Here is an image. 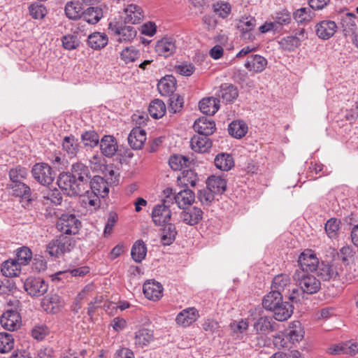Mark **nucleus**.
<instances>
[{"mask_svg":"<svg viewBox=\"0 0 358 358\" xmlns=\"http://www.w3.org/2000/svg\"><path fill=\"white\" fill-rule=\"evenodd\" d=\"M109 192L108 182L103 178L96 176L89 182V187L83 194V203L97 208L100 206V198L106 197Z\"/></svg>","mask_w":358,"mask_h":358,"instance_id":"obj_1","label":"nucleus"},{"mask_svg":"<svg viewBox=\"0 0 358 358\" xmlns=\"http://www.w3.org/2000/svg\"><path fill=\"white\" fill-rule=\"evenodd\" d=\"M293 280L304 294H313L320 289V281L315 275L304 271H295Z\"/></svg>","mask_w":358,"mask_h":358,"instance_id":"obj_2","label":"nucleus"},{"mask_svg":"<svg viewBox=\"0 0 358 358\" xmlns=\"http://www.w3.org/2000/svg\"><path fill=\"white\" fill-rule=\"evenodd\" d=\"M57 185L64 194L70 196L78 195L83 196L86 192L83 184L77 182L76 179L70 173H60L57 178Z\"/></svg>","mask_w":358,"mask_h":358,"instance_id":"obj_3","label":"nucleus"},{"mask_svg":"<svg viewBox=\"0 0 358 358\" xmlns=\"http://www.w3.org/2000/svg\"><path fill=\"white\" fill-rule=\"evenodd\" d=\"M75 246V241L67 236L60 235L46 246V252L52 257H59L69 252Z\"/></svg>","mask_w":358,"mask_h":358,"instance_id":"obj_4","label":"nucleus"},{"mask_svg":"<svg viewBox=\"0 0 358 358\" xmlns=\"http://www.w3.org/2000/svg\"><path fill=\"white\" fill-rule=\"evenodd\" d=\"M108 30L116 37L119 43L131 42L136 36L137 31L131 26H122L117 22H110L108 24Z\"/></svg>","mask_w":358,"mask_h":358,"instance_id":"obj_5","label":"nucleus"},{"mask_svg":"<svg viewBox=\"0 0 358 358\" xmlns=\"http://www.w3.org/2000/svg\"><path fill=\"white\" fill-rule=\"evenodd\" d=\"M81 222L73 214H62L56 224L59 231L69 235L78 234Z\"/></svg>","mask_w":358,"mask_h":358,"instance_id":"obj_6","label":"nucleus"},{"mask_svg":"<svg viewBox=\"0 0 358 358\" xmlns=\"http://www.w3.org/2000/svg\"><path fill=\"white\" fill-rule=\"evenodd\" d=\"M34 179L43 185H48L52 182L55 173L52 168L45 163L36 164L31 170Z\"/></svg>","mask_w":358,"mask_h":358,"instance_id":"obj_7","label":"nucleus"},{"mask_svg":"<svg viewBox=\"0 0 358 358\" xmlns=\"http://www.w3.org/2000/svg\"><path fill=\"white\" fill-rule=\"evenodd\" d=\"M25 291L32 296H41L48 289V283L41 278L29 277L24 282Z\"/></svg>","mask_w":358,"mask_h":358,"instance_id":"obj_8","label":"nucleus"},{"mask_svg":"<svg viewBox=\"0 0 358 358\" xmlns=\"http://www.w3.org/2000/svg\"><path fill=\"white\" fill-rule=\"evenodd\" d=\"M152 217L155 224L158 226L168 222L171 217L170 200L163 199L162 203L157 205L152 210Z\"/></svg>","mask_w":358,"mask_h":358,"instance_id":"obj_9","label":"nucleus"},{"mask_svg":"<svg viewBox=\"0 0 358 358\" xmlns=\"http://www.w3.org/2000/svg\"><path fill=\"white\" fill-rule=\"evenodd\" d=\"M298 264L301 269L300 271L313 272L317 269L319 260L313 250H306L299 255Z\"/></svg>","mask_w":358,"mask_h":358,"instance_id":"obj_10","label":"nucleus"},{"mask_svg":"<svg viewBox=\"0 0 358 358\" xmlns=\"http://www.w3.org/2000/svg\"><path fill=\"white\" fill-rule=\"evenodd\" d=\"M0 324L4 329L13 331L20 327L21 317L16 310H8L1 316Z\"/></svg>","mask_w":358,"mask_h":358,"instance_id":"obj_11","label":"nucleus"},{"mask_svg":"<svg viewBox=\"0 0 358 358\" xmlns=\"http://www.w3.org/2000/svg\"><path fill=\"white\" fill-rule=\"evenodd\" d=\"M70 173L76 179L77 182L83 184L85 190L89 187L91 176L90 171L87 166L83 163H76L72 165Z\"/></svg>","mask_w":358,"mask_h":358,"instance_id":"obj_12","label":"nucleus"},{"mask_svg":"<svg viewBox=\"0 0 358 358\" xmlns=\"http://www.w3.org/2000/svg\"><path fill=\"white\" fill-rule=\"evenodd\" d=\"M64 300L56 294H50L43 299L41 305L44 310L50 313H59L64 306Z\"/></svg>","mask_w":358,"mask_h":358,"instance_id":"obj_13","label":"nucleus"},{"mask_svg":"<svg viewBox=\"0 0 358 358\" xmlns=\"http://www.w3.org/2000/svg\"><path fill=\"white\" fill-rule=\"evenodd\" d=\"M216 96L220 101L222 100L223 103H231L238 96V91L236 87L229 83H223L220 87V90L217 92Z\"/></svg>","mask_w":358,"mask_h":358,"instance_id":"obj_14","label":"nucleus"},{"mask_svg":"<svg viewBox=\"0 0 358 358\" xmlns=\"http://www.w3.org/2000/svg\"><path fill=\"white\" fill-rule=\"evenodd\" d=\"M176 50V41L171 37H164L158 41L155 45V51L159 56L168 57Z\"/></svg>","mask_w":358,"mask_h":358,"instance_id":"obj_15","label":"nucleus"},{"mask_svg":"<svg viewBox=\"0 0 358 358\" xmlns=\"http://www.w3.org/2000/svg\"><path fill=\"white\" fill-rule=\"evenodd\" d=\"M194 129L199 134L210 136L215 130V123L212 118L201 117L198 118L193 125Z\"/></svg>","mask_w":358,"mask_h":358,"instance_id":"obj_16","label":"nucleus"},{"mask_svg":"<svg viewBox=\"0 0 358 358\" xmlns=\"http://www.w3.org/2000/svg\"><path fill=\"white\" fill-rule=\"evenodd\" d=\"M143 294L150 300L157 301L162 296V285L155 280H149L144 283Z\"/></svg>","mask_w":358,"mask_h":358,"instance_id":"obj_17","label":"nucleus"},{"mask_svg":"<svg viewBox=\"0 0 358 358\" xmlns=\"http://www.w3.org/2000/svg\"><path fill=\"white\" fill-rule=\"evenodd\" d=\"M203 214V213L201 208L192 207L184 209L180 213V218L185 224L194 226L202 220Z\"/></svg>","mask_w":358,"mask_h":358,"instance_id":"obj_18","label":"nucleus"},{"mask_svg":"<svg viewBox=\"0 0 358 358\" xmlns=\"http://www.w3.org/2000/svg\"><path fill=\"white\" fill-rule=\"evenodd\" d=\"M100 149L103 155L113 157L118 150L116 139L110 135H105L100 141Z\"/></svg>","mask_w":358,"mask_h":358,"instance_id":"obj_19","label":"nucleus"},{"mask_svg":"<svg viewBox=\"0 0 358 358\" xmlns=\"http://www.w3.org/2000/svg\"><path fill=\"white\" fill-rule=\"evenodd\" d=\"M124 12L125 13V23L138 24L144 18L142 8L136 4L131 3L128 5L124 9Z\"/></svg>","mask_w":358,"mask_h":358,"instance_id":"obj_20","label":"nucleus"},{"mask_svg":"<svg viewBox=\"0 0 358 358\" xmlns=\"http://www.w3.org/2000/svg\"><path fill=\"white\" fill-rule=\"evenodd\" d=\"M12 189V195L24 199L29 205L33 200L31 198V190L30 187L23 182L17 183H10L8 185Z\"/></svg>","mask_w":358,"mask_h":358,"instance_id":"obj_21","label":"nucleus"},{"mask_svg":"<svg viewBox=\"0 0 358 358\" xmlns=\"http://www.w3.org/2000/svg\"><path fill=\"white\" fill-rule=\"evenodd\" d=\"M337 25L331 20H323L316 25V34L322 39L327 40L334 36Z\"/></svg>","mask_w":358,"mask_h":358,"instance_id":"obj_22","label":"nucleus"},{"mask_svg":"<svg viewBox=\"0 0 358 358\" xmlns=\"http://www.w3.org/2000/svg\"><path fill=\"white\" fill-rule=\"evenodd\" d=\"M208 136L198 134L194 135L190 141L191 148L196 152H206L212 146V142Z\"/></svg>","mask_w":358,"mask_h":358,"instance_id":"obj_23","label":"nucleus"},{"mask_svg":"<svg viewBox=\"0 0 358 358\" xmlns=\"http://www.w3.org/2000/svg\"><path fill=\"white\" fill-rule=\"evenodd\" d=\"M128 143L134 150L141 149L146 141V134L140 127L134 128L128 136Z\"/></svg>","mask_w":358,"mask_h":358,"instance_id":"obj_24","label":"nucleus"},{"mask_svg":"<svg viewBox=\"0 0 358 358\" xmlns=\"http://www.w3.org/2000/svg\"><path fill=\"white\" fill-rule=\"evenodd\" d=\"M276 323L270 317H260L254 323L253 327L257 334H267L275 330Z\"/></svg>","mask_w":358,"mask_h":358,"instance_id":"obj_25","label":"nucleus"},{"mask_svg":"<svg viewBox=\"0 0 358 358\" xmlns=\"http://www.w3.org/2000/svg\"><path fill=\"white\" fill-rule=\"evenodd\" d=\"M267 65V60L259 55H251L248 57L245 66L250 71L260 73L263 71Z\"/></svg>","mask_w":358,"mask_h":358,"instance_id":"obj_26","label":"nucleus"},{"mask_svg":"<svg viewBox=\"0 0 358 358\" xmlns=\"http://www.w3.org/2000/svg\"><path fill=\"white\" fill-rule=\"evenodd\" d=\"M220 100L216 97H206L200 101L199 106L200 110L206 115H214L220 108Z\"/></svg>","mask_w":358,"mask_h":358,"instance_id":"obj_27","label":"nucleus"},{"mask_svg":"<svg viewBox=\"0 0 358 358\" xmlns=\"http://www.w3.org/2000/svg\"><path fill=\"white\" fill-rule=\"evenodd\" d=\"M176 203L180 208L185 209L186 206L191 205L195 200V194L189 189L180 191L173 196Z\"/></svg>","mask_w":358,"mask_h":358,"instance_id":"obj_28","label":"nucleus"},{"mask_svg":"<svg viewBox=\"0 0 358 358\" xmlns=\"http://www.w3.org/2000/svg\"><path fill=\"white\" fill-rule=\"evenodd\" d=\"M176 80L172 75H167L162 78L158 84L157 89L162 96L173 94L176 90Z\"/></svg>","mask_w":358,"mask_h":358,"instance_id":"obj_29","label":"nucleus"},{"mask_svg":"<svg viewBox=\"0 0 358 358\" xmlns=\"http://www.w3.org/2000/svg\"><path fill=\"white\" fill-rule=\"evenodd\" d=\"M274 318L280 322L287 320L293 313V306L289 302H281L273 310Z\"/></svg>","mask_w":358,"mask_h":358,"instance_id":"obj_30","label":"nucleus"},{"mask_svg":"<svg viewBox=\"0 0 358 358\" xmlns=\"http://www.w3.org/2000/svg\"><path fill=\"white\" fill-rule=\"evenodd\" d=\"M206 185L215 194H221L227 189V180L221 176H211L208 178Z\"/></svg>","mask_w":358,"mask_h":358,"instance_id":"obj_31","label":"nucleus"},{"mask_svg":"<svg viewBox=\"0 0 358 358\" xmlns=\"http://www.w3.org/2000/svg\"><path fill=\"white\" fill-rule=\"evenodd\" d=\"M198 312L194 308L183 310L176 317L177 324L183 327H187L197 319Z\"/></svg>","mask_w":358,"mask_h":358,"instance_id":"obj_32","label":"nucleus"},{"mask_svg":"<svg viewBox=\"0 0 358 358\" xmlns=\"http://www.w3.org/2000/svg\"><path fill=\"white\" fill-rule=\"evenodd\" d=\"M289 286L290 279L289 276L286 274H280L273 278L271 285V291L282 293V295L285 294V296H287L285 292L287 289L288 292H289V289H288Z\"/></svg>","mask_w":358,"mask_h":358,"instance_id":"obj_33","label":"nucleus"},{"mask_svg":"<svg viewBox=\"0 0 358 358\" xmlns=\"http://www.w3.org/2000/svg\"><path fill=\"white\" fill-rule=\"evenodd\" d=\"M108 42V36L104 33L94 32L87 38V43L90 48L99 50L104 48Z\"/></svg>","mask_w":358,"mask_h":358,"instance_id":"obj_34","label":"nucleus"},{"mask_svg":"<svg viewBox=\"0 0 358 358\" xmlns=\"http://www.w3.org/2000/svg\"><path fill=\"white\" fill-rule=\"evenodd\" d=\"M281 302H282V294L278 292L271 291L264 297L262 305L264 308L271 311L276 306L280 305Z\"/></svg>","mask_w":358,"mask_h":358,"instance_id":"obj_35","label":"nucleus"},{"mask_svg":"<svg viewBox=\"0 0 358 358\" xmlns=\"http://www.w3.org/2000/svg\"><path fill=\"white\" fill-rule=\"evenodd\" d=\"M82 17L89 24H95L102 18L103 10L100 7L91 6L83 10Z\"/></svg>","mask_w":358,"mask_h":358,"instance_id":"obj_36","label":"nucleus"},{"mask_svg":"<svg viewBox=\"0 0 358 358\" xmlns=\"http://www.w3.org/2000/svg\"><path fill=\"white\" fill-rule=\"evenodd\" d=\"M135 345L139 348L148 345L154 339L153 331L148 329H141L136 332Z\"/></svg>","mask_w":358,"mask_h":358,"instance_id":"obj_37","label":"nucleus"},{"mask_svg":"<svg viewBox=\"0 0 358 358\" xmlns=\"http://www.w3.org/2000/svg\"><path fill=\"white\" fill-rule=\"evenodd\" d=\"M1 271L3 275L13 278L20 273L21 266L15 259H8L2 264Z\"/></svg>","mask_w":358,"mask_h":358,"instance_id":"obj_38","label":"nucleus"},{"mask_svg":"<svg viewBox=\"0 0 358 358\" xmlns=\"http://www.w3.org/2000/svg\"><path fill=\"white\" fill-rule=\"evenodd\" d=\"M294 20L299 24H303L310 22L313 18L315 13L312 8L303 7L296 10L293 13Z\"/></svg>","mask_w":358,"mask_h":358,"instance_id":"obj_39","label":"nucleus"},{"mask_svg":"<svg viewBox=\"0 0 358 358\" xmlns=\"http://www.w3.org/2000/svg\"><path fill=\"white\" fill-rule=\"evenodd\" d=\"M215 165L220 170L227 171L234 166V162L229 154L220 153L215 158Z\"/></svg>","mask_w":358,"mask_h":358,"instance_id":"obj_40","label":"nucleus"},{"mask_svg":"<svg viewBox=\"0 0 358 358\" xmlns=\"http://www.w3.org/2000/svg\"><path fill=\"white\" fill-rule=\"evenodd\" d=\"M272 18L279 31L284 26L289 25L292 22L291 13L285 8L275 12Z\"/></svg>","mask_w":358,"mask_h":358,"instance_id":"obj_41","label":"nucleus"},{"mask_svg":"<svg viewBox=\"0 0 358 358\" xmlns=\"http://www.w3.org/2000/svg\"><path fill=\"white\" fill-rule=\"evenodd\" d=\"M356 15L352 13H347L341 19V27L345 36L354 34L357 24Z\"/></svg>","mask_w":358,"mask_h":358,"instance_id":"obj_42","label":"nucleus"},{"mask_svg":"<svg viewBox=\"0 0 358 358\" xmlns=\"http://www.w3.org/2000/svg\"><path fill=\"white\" fill-rule=\"evenodd\" d=\"M287 336L292 345L299 343L303 338L304 331L299 321L292 322L289 328L287 330Z\"/></svg>","mask_w":358,"mask_h":358,"instance_id":"obj_43","label":"nucleus"},{"mask_svg":"<svg viewBox=\"0 0 358 358\" xmlns=\"http://www.w3.org/2000/svg\"><path fill=\"white\" fill-rule=\"evenodd\" d=\"M228 131L231 136L241 138L246 134L248 126L243 121H233L229 124Z\"/></svg>","mask_w":358,"mask_h":358,"instance_id":"obj_44","label":"nucleus"},{"mask_svg":"<svg viewBox=\"0 0 358 358\" xmlns=\"http://www.w3.org/2000/svg\"><path fill=\"white\" fill-rule=\"evenodd\" d=\"M198 177L196 173L191 170H186L182 172L181 176H178V181L181 186L187 187L190 185L194 187L196 185Z\"/></svg>","mask_w":358,"mask_h":358,"instance_id":"obj_45","label":"nucleus"},{"mask_svg":"<svg viewBox=\"0 0 358 358\" xmlns=\"http://www.w3.org/2000/svg\"><path fill=\"white\" fill-rule=\"evenodd\" d=\"M147 253V248L145 243L137 241L133 245L131 251L132 259L136 262H141L145 259Z\"/></svg>","mask_w":358,"mask_h":358,"instance_id":"obj_46","label":"nucleus"},{"mask_svg":"<svg viewBox=\"0 0 358 358\" xmlns=\"http://www.w3.org/2000/svg\"><path fill=\"white\" fill-rule=\"evenodd\" d=\"M148 111L153 118H161L166 113L165 103L162 100L155 99L150 103Z\"/></svg>","mask_w":358,"mask_h":358,"instance_id":"obj_47","label":"nucleus"},{"mask_svg":"<svg viewBox=\"0 0 358 358\" xmlns=\"http://www.w3.org/2000/svg\"><path fill=\"white\" fill-rule=\"evenodd\" d=\"M83 8L79 2H69L65 6V13L68 18L77 20L82 17Z\"/></svg>","mask_w":358,"mask_h":358,"instance_id":"obj_48","label":"nucleus"},{"mask_svg":"<svg viewBox=\"0 0 358 358\" xmlns=\"http://www.w3.org/2000/svg\"><path fill=\"white\" fill-rule=\"evenodd\" d=\"M177 231L176 227L172 224H167L162 230L161 237L162 243L164 245H171L176 239Z\"/></svg>","mask_w":358,"mask_h":358,"instance_id":"obj_49","label":"nucleus"},{"mask_svg":"<svg viewBox=\"0 0 358 358\" xmlns=\"http://www.w3.org/2000/svg\"><path fill=\"white\" fill-rule=\"evenodd\" d=\"M15 345L14 338L12 334L1 332L0 333V352L8 353L10 352Z\"/></svg>","mask_w":358,"mask_h":358,"instance_id":"obj_50","label":"nucleus"},{"mask_svg":"<svg viewBox=\"0 0 358 358\" xmlns=\"http://www.w3.org/2000/svg\"><path fill=\"white\" fill-rule=\"evenodd\" d=\"M63 149L71 157L76 156L79 151V144L73 136H66L64 138L62 143Z\"/></svg>","mask_w":358,"mask_h":358,"instance_id":"obj_51","label":"nucleus"},{"mask_svg":"<svg viewBox=\"0 0 358 358\" xmlns=\"http://www.w3.org/2000/svg\"><path fill=\"white\" fill-rule=\"evenodd\" d=\"M341 224V220L336 218H331L327 222L324 229L329 238L335 239L338 237Z\"/></svg>","mask_w":358,"mask_h":358,"instance_id":"obj_52","label":"nucleus"},{"mask_svg":"<svg viewBox=\"0 0 358 358\" xmlns=\"http://www.w3.org/2000/svg\"><path fill=\"white\" fill-rule=\"evenodd\" d=\"M279 44L282 49L293 51L300 45V39L297 36H287L282 38Z\"/></svg>","mask_w":358,"mask_h":358,"instance_id":"obj_53","label":"nucleus"},{"mask_svg":"<svg viewBox=\"0 0 358 358\" xmlns=\"http://www.w3.org/2000/svg\"><path fill=\"white\" fill-rule=\"evenodd\" d=\"M256 26V19L250 15H244L238 20L237 28L241 31H252Z\"/></svg>","mask_w":358,"mask_h":358,"instance_id":"obj_54","label":"nucleus"},{"mask_svg":"<svg viewBox=\"0 0 358 358\" xmlns=\"http://www.w3.org/2000/svg\"><path fill=\"white\" fill-rule=\"evenodd\" d=\"M27 169L24 167L17 166L11 169L9 171L10 183L22 182V180L27 178Z\"/></svg>","mask_w":358,"mask_h":358,"instance_id":"obj_55","label":"nucleus"},{"mask_svg":"<svg viewBox=\"0 0 358 358\" xmlns=\"http://www.w3.org/2000/svg\"><path fill=\"white\" fill-rule=\"evenodd\" d=\"M140 55L139 50L131 46L124 48L122 51L120 57L126 64H129L137 59L140 57Z\"/></svg>","mask_w":358,"mask_h":358,"instance_id":"obj_56","label":"nucleus"},{"mask_svg":"<svg viewBox=\"0 0 358 358\" xmlns=\"http://www.w3.org/2000/svg\"><path fill=\"white\" fill-rule=\"evenodd\" d=\"M81 139L85 145L94 148L99 143V134L94 131H85L81 136Z\"/></svg>","mask_w":358,"mask_h":358,"instance_id":"obj_57","label":"nucleus"},{"mask_svg":"<svg viewBox=\"0 0 358 358\" xmlns=\"http://www.w3.org/2000/svg\"><path fill=\"white\" fill-rule=\"evenodd\" d=\"M169 111L173 113L180 111L184 104L183 98L178 94H171L169 99Z\"/></svg>","mask_w":358,"mask_h":358,"instance_id":"obj_58","label":"nucleus"},{"mask_svg":"<svg viewBox=\"0 0 358 358\" xmlns=\"http://www.w3.org/2000/svg\"><path fill=\"white\" fill-rule=\"evenodd\" d=\"M32 258L31 250L27 247H22L17 252V259H15L20 266L27 265Z\"/></svg>","mask_w":358,"mask_h":358,"instance_id":"obj_59","label":"nucleus"},{"mask_svg":"<svg viewBox=\"0 0 358 358\" xmlns=\"http://www.w3.org/2000/svg\"><path fill=\"white\" fill-rule=\"evenodd\" d=\"M213 11L222 18L227 17L231 12V6L227 2H217L213 4Z\"/></svg>","mask_w":358,"mask_h":358,"instance_id":"obj_60","label":"nucleus"},{"mask_svg":"<svg viewBox=\"0 0 358 358\" xmlns=\"http://www.w3.org/2000/svg\"><path fill=\"white\" fill-rule=\"evenodd\" d=\"M215 194L207 187L206 189H203L199 191L197 198L203 205L208 206L214 201Z\"/></svg>","mask_w":358,"mask_h":358,"instance_id":"obj_61","label":"nucleus"},{"mask_svg":"<svg viewBox=\"0 0 358 358\" xmlns=\"http://www.w3.org/2000/svg\"><path fill=\"white\" fill-rule=\"evenodd\" d=\"M273 343L278 348L289 349L292 347L287 331L286 333H280L275 336L273 338Z\"/></svg>","mask_w":358,"mask_h":358,"instance_id":"obj_62","label":"nucleus"},{"mask_svg":"<svg viewBox=\"0 0 358 358\" xmlns=\"http://www.w3.org/2000/svg\"><path fill=\"white\" fill-rule=\"evenodd\" d=\"M169 165L175 171L180 170L186 166L188 162L187 159L182 155H174L169 159Z\"/></svg>","mask_w":358,"mask_h":358,"instance_id":"obj_63","label":"nucleus"},{"mask_svg":"<svg viewBox=\"0 0 358 358\" xmlns=\"http://www.w3.org/2000/svg\"><path fill=\"white\" fill-rule=\"evenodd\" d=\"M29 13L35 19H42L45 16L47 10L42 4L32 3L29 6Z\"/></svg>","mask_w":358,"mask_h":358,"instance_id":"obj_64","label":"nucleus"}]
</instances>
